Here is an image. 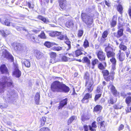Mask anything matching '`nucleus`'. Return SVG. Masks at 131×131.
Here are the masks:
<instances>
[{
	"instance_id": "79ce46f5",
	"label": "nucleus",
	"mask_w": 131,
	"mask_h": 131,
	"mask_svg": "<svg viewBox=\"0 0 131 131\" xmlns=\"http://www.w3.org/2000/svg\"><path fill=\"white\" fill-rule=\"evenodd\" d=\"M84 79L86 80V81H89V80H90L89 79V75L88 73H86L84 77Z\"/></svg>"
},
{
	"instance_id": "ddd939ff",
	"label": "nucleus",
	"mask_w": 131,
	"mask_h": 131,
	"mask_svg": "<svg viewBox=\"0 0 131 131\" xmlns=\"http://www.w3.org/2000/svg\"><path fill=\"white\" fill-rule=\"evenodd\" d=\"M13 74L16 77L19 78L21 75V72L19 70L18 67H15L14 70L13 72Z\"/></svg>"
},
{
	"instance_id": "f8f14e48",
	"label": "nucleus",
	"mask_w": 131,
	"mask_h": 131,
	"mask_svg": "<svg viewBox=\"0 0 131 131\" xmlns=\"http://www.w3.org/2000/svg\"><path fill=\"white\" fill-rule=\"evenodd\" d=\"M60 7L62 9L66 8V0H58Z\"/></svg>"
},
{
	"instance_id": "774afa93",
	"label": "nucleus",
	"mask_w": 131,
	"mask_h": 131,
	"mask_svg": "<svg viewBox=\"0 0 131 131\" xmlns=\"http://www.w3.org/2000/svg\"><path fill=\"white\" fill-rule=\"evenodd\" d=\"M85 131H88V126L86 125H84L83 126Z\"/></svg>"
},
{
	"instance_id": "1a4fd4ad",
	"label": "nucleus",
	"mask_w": 131,
	"mask_h": 131,
	"mask_svg": "<svg viewBox=\"0 0 131 131\" xmlns=\"http://www.w3.org/2000/svg\"><path fill=\"white\" fill-rule=\"evenodd\" d=\"M28 38L29 40L35 43L38 42L39 40L37 37L34 34H29L28 35Z\"/></svg>"
},
{
	"instance_id": "5701e85b",
	"label": "nucleus",
	"mask_w": 131,
	"mask_h": 131,
	"mask_svg": "<svg viewBox=\"0 0 131 131\" xmlns=\"http://www.w3.org/2000/svg\"><path fill=\"white\" fill-rule=\"evenodd\" d=\"M73 25L74 24L72 20H69L66 23V26L68 27H72Z\"/></svg>"
},
{
	"instance_id": "c85d7f7f",
	"label": "nucleus",
	"mask_w": 131,
	"mask_h": 131,
	"mask_svg": "<svg viewBox=\"0 0 131 131\" xmlns=\"http://www.w3.org/2000/svg\"><path fill=\"white\" fill-rule=\"evenodd\" d=\"M99 63L98 60L97 59H95L92 60V64L93 66L92 68L93 69L94 68V66L96 64H98Z\"/></svg>"
},
{
	"instance_id": "20e7f679",
	"label": "nucleus",
	"mask_w": 131,
	"mask_h": 131,
	"mask_svg": "<svg viewBox=\"0 0 131 131\" xmlns=\"http://www.w3.org/2000/svg\"><path fill=\"white\" fill-rule=\"evenodd\" d=\"M12 46L16 52L24 53L26 52L27 48L26 46H23L20 43H14L12 44Z\"/></svg>"
},
{
	"instance_id": "e433bc0d",
	"label": "nucleus",
	"mask_w": 131,
	"mask_h": 131,
	"mask_svg": "<svg viewBox=\"0 0 131 131\" xmlns=\"http://www.w3.org/2000/svg\"><path fill=\"white\" fill-rule=\"evenodd\" d=\"M130 69L128 66H126L125 68H123L122 69V71L124 72H125L128 71Z\"/></svg>"
},
{
	"instance_id": "7c9ffc66",
	"label": "nucleus",
	"mask_w": 131,
	"mask_h": 131,
	"mask_svg": "<svg viewBox=\"0 0 131 131\" xmlns=\"http://www.w3.org/2000/svg\"><path fill=\"white\" fill-rule=\"evenodd\" d=\"M1 32L2 36L5 37L8 35L10 34V33L9 31L7 30H6L5 31L3 30Z\"/></svg>"
},
{
	"instance_id": "0eeeda50",
	"label": "nucleus",
	"mask_w": 131,
	"mask_h": 131,
	"mask_svg": "<svg viewBox=\"0 0 131 131\" xmlns=\"http://www.w3.org/2000/svg\"><path fill=\"white\" fill-rule=\"evenodd\" d=\"M2 51L3 53L2 56L4 58L7 59H10L12 61L14 59L12 56L7 50L3 49Z\"/></svg>"
},
{
	"instance_id": "b1692460",
	"label": "nucleus",
	"mask_w": 131,
	"mask_h": 131,
	"mask_svg": "<svg viewBox=\"0 0 131 131\" xmlns=\"http://www.w3.org/2000/svg\"><path fill=\"white\" fill-rule=\"evenodd\" d=\"M123 29H119L117 31L116 35H115V36L118 38L122 36L123 34Z\"/></svg>"
},
{
	"instance_id": "ea45409f",
	"label": "nucleus",
	"mask_w": 131,
	"mask_h": 131,
	"mask_svg": "<svg viewBox=\"0 0 131 131\" xmlns=\"http://www.w3.org/2000/svg\"><path fill=\"white\" fill-rule=\"evenodd\" d=\"M83 33V31L82 30H79L78 31V36L81 37L82 36Z\"/></svg>"
},
{
	"instance_id": "4c0bfd02",
	"label": "nucleus",
	"mask_w": 131,
	"mask_h": 131,
	"mask_svg": "<svg viewBox=\"0 0 131 131\" xmlns=\"http://www.w3.org/2000/svg\"><path fill=\"white\" fill-rule=\"evenodd\" d=\"M84 61L87 63L88 66H89L90 64V60L88 58L86 57H85L83 58Z\"/></svg>"
},
{
	"instance_id": "9d476101",
	"label": "nucleus",
	"mask_w": 131,
	"mask_h": 131,
	"mask_svg": "<svg viewBox=\"0 0 131 131\" xmlns=\"http://www.w3.org/2000/svg\"><path fill=\"white\" fill-rule=\"evenodd\" d=\"M51 59L50 61V63H53L58 61V60L56 58V53L51 52L50 54Z\"/></svg>"
},
{
	"instance_id": "a19ab883",
	"label": "nucleus",
	"mask_w": 131,
	"mask_h": 131,
	"mask_svg": "<svg viewBox=\"0 0 131 131\" xmlns=\"http://www.w3.org/2000/svg\"><path fill=\"white\" fill-rule=\"evenodd\" d=\"M131 102V97L129 96L127 97L126 99L125 102L126 103L128 104Z\"/></svg>"
},
{
	"instance_id": "603ef678",
	"label": "nucleus",
	"mask_w": 131,
	"mask_h": 131,
	"mask_svg": "<svg viewBox=\"0 0 131 131\" xmlns=\"http://www.w3.org/2000/svg\"><path fill=\"white\" fill-rule=\"evenodd\" d=\"M98 68L102 70L104 68V67L103 64L101 63H100L98 65Z\"/></svg>"
},
{
	"instance_id": "a878e982",
	"label": "nucleus",
	"mask_w": 131,
	"mask_h": 131,
	"mask_svg": "<svg viewBox=\"0 0 131 131\" xmlns=\"http://www.w3.org/2000/svg\"><path fill=\"white\" fill-rule=\"evenodd\" d=\"M107 56L108 58L113 57L114 56L115 53L113 51L106 53Z\"/></svg>"
},
{
	"instance_id": "423d86ee",
	"label": "nucleus",
	"mask_w": 131,
	"mask_h": 131,
	"mask_svg": "<svg viewBox=\"0 0 131 131\" xmlns=\"http://www.w3.org/2000/svg\"><path fill=\"white\" fill-rule=\"evenodd\" d=\"M93 84V81L92 79H91L89 81H86L85 86L86 87V90L89 92H91L93 90L92 86Z\"/></svg>"
},
{
	"instance_id": "c756f323",
	"label": "nucleus",
	"mask_w": 131,
	"mask_h": 131,
	"mask_svg": "<svg viewBox=\"0 0 131 131\" xmlns=\"http://www.w3.org/2000/svg\"><path fill=\"white\" fill-rule=\"evenodd\" d=\"M105 122L104 121H101L100 123L101 126L100 128L102 131H105L106 129L105 128V126L104 125Z\"/></svg>"
},
{
	"instance_id": "dca6fc26",
	"label": "nucleus",
	"mask_w": 131,
	"mask_h": 131,
	"mask_svg": "<svg viewBox=\"0 0 131 131\" xmlns=\"http://www.w3.org/2000/svg\"><path fill=\"white\" fill-rule=\"evenodd\" d=\"M40 97L39 94L38 92L37 93L35 96V101L36 104L37 105L39 103Z\"/></svg>"
},
{
	"instance_id": "bf43d9fd",
	"label": "nucleus",
	"mask_w": 131,
	"mask_h": 131,
	"mask_svg": "<svg viewBox=\"0 0 131 131\" xmlns=\"http://www.w3.org/2000/svg\"><path fill=\"white\" fill-rule=\"evenodd\" d=\"M116 24V22L112 20V22L111 23V25L112 27H115Z\"/></svg>"
},
{
	"instance_id": "9b49d317",
	"label": "nucleus",
	"mask_w": 131,
	"mask_h": 131,
	"mask_svg": "<svg viewBox=\"0 0 131 131\" xmlns=\"http://www.w3.org/2000/svg\"><path fill=\"white\" fill-rule=\"evenodd\" d=\"M0 71L2 74H7L8 73V70L4 64L1 65L0 67Z\"/></svg>"
},
{
	"instance_id": "aec40b11",
	"label": "nucleus",
	"mask_w": 131,
	"mask_h": 131,
	"mask_svg": "<svg viewBox=\"0 0 131 131\" xmlns=\"http://www.w3.org/2000/svg\"><path fill=\"white\" fill-rule=\"evenodd\" d=\"M77 117L76 116H73L71 117L68 120L67 124L68 125H70L74 120H76Z\"/></svg>"
},
{
	"instance_id": "c9c22d12",
	"label": "nucleus",
	"mask_w": 131,
	"mask_h": 131,
	"mask_svg": "<svg viewBox=\"0 0 131 131\" xmlns=\"http://www.w3.org/2000/svg\"><path fill=\"white\" fill-rule=\"evenodd\" d=\"M120 49L124 51H125L127 49V47L126 46L120 44L119 46Z\"/></svg>"
},
{
	"instance_id": "0e129e2a",
	"label": "nucleus",
	"mask_w": 131,
	"mask_h": 131,
	"mask_svg": "<svg viewBox=\"0 0 131 131\" xmlns=\"http://www.w3.org/2000/svg\"><path fill=\"white\" fill-rule=\"evenodd\" d=\"M124 127V125L123 124H121L120 126H119L118 129V130L119 131H120L121 130H123Z\"/></svg>"
},
{
	"instance_id": "393cba45",
	"label": "nucleus",
	"mask_w": 131,
	"mask_h": 131,
	"mask_svg": "<svg viewBox=\"0 0 131 131\" xmlns=\"http://www.w3.org/2000/svg\"><path fill=\"white\" fill-rule=\"evenodd\" d=\"M92 127L91 126H89L90 129L91 131H95V129L93 128L92 127L94 128H96L97 127V126L96 125V122H93L92 124Z\"/></svg>"
},
{
	"instance_id": "bb28decb",
	"label": "nucleus",
	"mask_w": 131,
	"mask_h": 131,
	"mask_svg": "<svg viewBox=\"0 0 131 131\" xmlns=\"http://www.w3.org/2000/svg\"><path fill=\"white\" fill-rule=\"evenodd\" d=\"M37 59H41L43 56V54L39 51H37L36 55Z\"/></svg>"
},
{
	"instance_id": "69168bd1",
	"label": "nucleus",
	"mask_w": 131,
	"mask_h": 131,
	"mask_svg": "<svg viewBox=\"0 0 131 131\" xmlns=\"http://www.w3.org/2000/svg\"><path fill=\"white\" fill-rule=\"evenodd\" d=\"M102 118L101 117H98L97 119V122L99 123H101V121H102Z\"/></svg>"
},
{
	"instance_id": "f257e3e1",
	"label": "nucleus",
	"mask_w": 131,
	"mask_h": 131,
	"mask_svg": "<svg viewBox=\"0 0 131 131\" xmlns=\"http://www.w3.org/2000/svg\"><path fill=\"white\" fill-rule=\"evenodd\" d=\"M51 90L54 92H68L69 90L68 87L58 81L53 82L51 85Z\"/></svg>"
},
{
	"instance_id": "2f4dec72",
	"label": "nucleus",
	"mask_w": 131,
	"mask_h": 131,
	"mask_svg": "<svg viewBox=\"0 0 131 131\" xmlns=\"http://www.w3.org/2000/svg\"><path fill=\"white\" fill-rule=\"evenodd\" d=\"M82 50L80 49H78L75 51V54L76 57H78L82 54L83 53L82 52Z\"/></svg>"
},
{
	"instance_id": "f704fd0d",
	"label": "nucleus",
	"mask_w": 131,
	"mask_h": 131,
	"mask_svg": "<svg viewBox=\"0 0 131 131\" xmlns=\"http://www.w3.org/2000/svg\"><path fill=\"white\" fill-rule=\"evenodd\" d=\"M117 10L118 12H119L120 14H122L123 13V7L121 5H119L117 7Z\"/></svg>"
},
{
	"instance_id": "473e14b6",
	"label": "nucleus",
	"mask_w": 131,
	"mask_h": 131,
	"mask_svg": "<svg viewBox=\"0 0 131 131\" xmlns=\"http://www.w3.org/2000/svg\"><path fill=\"white\" fill-rule=\"evenodd\" d=\"M89 119V118L86 116L84 115L81 116V119L82 121L84 122L85 121L88 120Z\"/></svg>"
},
{
	"instance_id": "4be33fe9",
	"label": "nucleus",
	"mask_w": 131,
	"mask_h": 131,
	"mask_svg": "<svg viewBox=\"0 0 131 131\" xmlns=\"http://www.w3.org/2000/svg\"><path fill=\"white\" fill-rule=\"evenodd\" d=\"M14 91H13L12 92H8L7 93V96L5 97V99L7 101L9 100V99L10 97L12 96V95L14 94Z\"/></svg>"
},
{
	"instance_id": "72a5a7b5",
	"label": "nucleus",
	"mask_w": 131,
	"mask_h": 131,
	"mask_svg": "<svg viewBox=\"0 0 131 131\" xmlns=\"http://www.w3.org/2000/svg\"><path fill=\"white\" fill-rule=\"evenodd\" d=\"M83 46L85 48H86L89 46V43L87 40L85 39L84 41Z\"/></svg>"
},
{
	"instance_id": "cd10ccee",
	"label": "nucleus",
	"mask_w": 131,
	"mask_h": 131,
	"mask_svg": "<svg viewBox=\"0 0 131 131\" xmlns=\"http://www.w3.org/2000/svg\"><path fill=\"white\" fill-rule=\"evenodd\" d=\"M113 51V49L111 46H109V44L105 49V51L106 53Z\"/></svg>"
},
{
	"instance_id": "a211bd4d",
	"label": "nucleus",
	"mask_w": 131,
	"mask_h": 131,
	"mask_svg": "<svg viewBox=\"0 0 131 131\" xmlns=\"http://www.w3.org/2000/svg\"><path fill=\"white\" fill-rule=\"evenodd\" d=\"M90 94L89 93L86 94L84 97L82 99V101L83 103H87L88 102L89 99L90 98Z\"/></svg>"
},
{
	"instance_id": "7ed1b4c3",
	"label": "nucleus",
	"mask_w": 131,
	"mask_h": 131,
	"mask_svg": "<svg viewBox=\"0 0 131 131\" xmlns=\"http://www.w3.org/2000/svg\"><path fill=\"white\" fill-rule=\"evenodd\" d=\"M81 17L83 21L87 25L90 26L92 24L93 22V17L92 15L82 13L81 14Z\"/></svg>"
},
{
	"instance_id": "8fccbe9b",
	"label": "nucleus",
	"mask_w": 131,
	"mask_h": 131,
	"mask_svg": "<svg viewBox=\"0 0 131 131\" xmlns=\"http://www.w3.org/2000/svg\"><path fill=\"white\" fill-rule=\"evenodd\" d=\"M3 24H5L7 26H9L10 25V23L9 22L7 19H6L5 20L4 22L3 23Z\"/></svg>"
},
{
	"instance_id": "4d7b16f0",
	"label": "nucleus",
	"mask_w": 131,
	"mask_h": 131,
	"mask_svg": "<svg viewBox=\"0 0 131 131\" xmlns=\"http://www.w3.org/2000/svg\"><path fill=\"white\" fill-rule=\"evenodd\" d=\"M102 87L101 86H99L97 87V88L96 90V91L98 93H99L101 91Z\"/></svg>"
},
{
	"instance_id": "680f3d73",
	"label": "nucleus",
	"mask_w": 131,
	"mask_h": 131,
	"mask_svg": "<svg viewBox=\"0 0 131 131\" xmlns=\"http://www.w3.org/2000/svg\"><path fill=\"white\" fill-rule=\"evenodd\" d=\"M42 21H43L46 24H47L48 23H50L49 21L47 19L45 18H43V19Z\"/></svg>"
},
{
	"instance_id": "13d9d810",
	"label": "nucleus",
	"mask_w": 131,
	"mask_h": 131,
	"mask_svg": "<svg viewBox=\"0 0 131 131\" xmlns=\"http://www.w3.org/2000/svg\"><path fill=\"white\" fill-rule=\"evenodd\" d=\"M56 31H51L49 33L50 36L52 37L55 36Z\"/></svg>"
},
{
	"instance_id": "4468645a",
	"label": "nucleus",
	"mask_w": 131,
	"mask_h": 131,
	"mask_svg": "<svg viewBox=\"0 0 131 131\" xmlns=\"http://www.w3.org/2000/svg\"><path fill=\"white\" fill-rule=\"evenodd\" d=\"M67 99L66 98L61 101L58 107L59 109H61L65 105L67 104Z\"/></svg>"
},
{
	"instance_id": "49530a36",
	"label": "nucleus",
	"mask_w": 131,
	"mask_h": 131,
	"mask_svg": "<svg viewBox=\"0 0 131 131\" xmlns=\"http://www.w3.org/2000/svg\"><path fill=\"white\" fill-rule=\"evenodd\" d=\"M110 61L112 63V64H116V59L113 57H112L111 59H110Z\"/></svg>"
},
{
	"instance_id": "58836bf2",
	"label": "nucleus",
	"mask_w": 131,
	"mask_h": 131,
	"mask_svg": "<svg viewBox=\"0 0 131 131\" xmlns=\"http://www.w3.org/2000/svg\"><path fill=\"white\" fill-rule=\"evenodd\" d=\"M46 121V118L45 117H42L41 119V124L42 126L45 125Z\"/></svg>"
},
{
	"instance_id": "3c124183",
	"label": "nucleus",
	"mask_w": 131,
	"mask_h": 131,
	"mask_svg": "<svg viewBox=\"0 0 131 131\" xmlns=\"http://www.w3.org/2000/svg\"><path fill=\"white\" fill-rule=\"evenodd\" d=\"M62 60L64 61H67L68 60V58L66 57L63 56L61 57Z\"/></svg>"
},
{
	"instance_id": "f3484780",
	"label": "nucleus",
	"mask_w": 131,
	"mask_h": 131,
	"mask_svg": "<svg viewBox=\"0 0 131 131\" xmlns=\"http://www.w3.org/2000/svg\"><path fill=\"white\" fill-rule=\"evenodd\" d=\"M109 86L110 87L111 91L114 95L116 96L118 94L117 91L115 89V87L113 85H110Z\"/></svg>"
},
{
	"instance_id": "37998d69",
	"label": "nucleus",
	"mask_w": 131,
	"mask_h": 131,
	"mask_svg": "<svg viewBox=\"0 0 131 131\" xmlns=\"http://www.w3.org/2000/svg\"><path fill=\"white\" fill-rule=\"evenodd\" d=\"M38 37L41 38L45 39L46 38V36L44 32L42 31L40 35H38Z\"/></svg>"
},
{
	"instance_id": "f03ea898",
	"label": "nucleus",
	"mask_w": 131,
	"mask_h": 131,
	"mask_svg": "<svg viewBox=\"0 0 131 131\" xmlns=\"http://www.w3.org/2000/svg\"><path fill=\"white\" fill-rule=\"evenodd\" d=\"M8 79L6 77H3L0 81V92H3L4 90L6 87V85L7 86L13 87V85L11 82H8L7 83Z\"/></svg>"
},
{
	"instance_id": "39448f33",
	"label": "nucleus",
	"mask_w": 131,
	"mask_h": 131,
	"mask_svg": "<svg viewBox=\"0 0 131 131\" xmlns=\"http://www.w3.org/2000/svg\"><path fill=\"white\" fill-rule=\"evenodd\" d=\"M102 73L105 79L107 81H109L111 80H113L114 78V74H115L114 72L110 73H110L107 70H103L102 71Z\"/></svg>"
},
{
	"instance_id": "338daca9",
	"label": "nucleus",
	"mask_w": 131,
	"mask_h": 131,
	"mask_svg": "<svg viewBox=\"0 0 131 131\" xmlns=\"http://www.w3.org/2000/svg\"><path fill=\"white\" fill-rule=\"evenodd\" d=\"M126 55L127 57H128L129 54H130V51L128 50H126L125 52Z\"/></svg>"
},
{
	"instance_id": "6ab92c4d",
	"label": "nucleus",
	"mask_w": 131,
	"mask_h": 131,
	"mask_svg": "<svg viewBox=\"0 0 131 131\" xmlns=\"http://www.w3.org/2000/svg\"><path fill=\"white\" fill-rule=\"evenodd\" d=\"M22 64H24L26 67L29 68L30 67V62L28 60L24 59L22 60Z\"/></svg>"
},
{
	"instance_id": "c03bdc74",
	"label": "nucleus",
	"mask_w": 131,
	"mask_h": 131,
	"mask_svg": "<svg viewBox=\"0 0 131 131\" xmlns=\"http://www.w3.org/2000/svg\"><path fill=\"white\" fill-rule=\"evenodd\" d=\"M65 43L68 46V48L67 49V50L70 49L71 48V42L68 40L65 41Z\"/></svg>"
},
{
	"instance_id": "2eb2a0df",
	"label": "nucleus",
	"mask_w": 131,
	"mask_h": 131,
	"mask_svg": "<svg viewBox=\"0 0 131 131\" xmlns=\"http://www.w3.org/2000/svg\"><path fill=\"white\" fill-rule=\"evenodd\" d=\"M119 60L122 61L125 59V54L123 52H121V51L119 50V52L117 55Z\"/></svg>"
},
{
	"instance_id": "de8ad7c7",
	"label": "nucleus",
	"mask_w": 131,
	"mask_h": 131,
	"mask_svg": "<svg viewBox=\"0 0 131 131\" xmlns=\"http://www.w3.org/2000/svg\"><path fill=\"white\" fill-rule=\"evenodd\" d=\"M44 45L48 48H50L52 46V44L49 42H46L44 43Z\"/></svg>"
},
{
	"instance_id": "412c9836",
	"label": "nucleus",
	"mask_w": 131,
	"mask_h": 131,
	"mask_svg": "<svg viewBox=\"0 0 131 131\" xmlns=\"http://www.w3.org/2000/svg\"><path fill=\"white\" fill-rule=\"evenodd\" d=\"M102 108V106L100 105H97L94 108V111L100 112Z\"/></svg>"
},
{
	"instance_id": "6e6d98bb",
	"label": "nucleus",
	"mask_w": 131,
	"mask_h": 131,
	"mask_svg": "<svg viewBox=\"0 0 131 131\" xmlns=\"http://www.w3.org/2000/svg\"><path fill=\"white\" fill-rule=\"evenodd\" d=\"M101 94H99L96 95L95 96V101H96L97 100L99 99L101 96Z\"/></svg>"
},
{
	"instance_id": "a18cd8bd",
	"label": "nucleus",
	"mask_w": 131,
	"mask_h": 131,
	"mask_svg": "<svg viewBox=\"0 0 131 131\" xmlns=\"http://www.w3.org/2000/svg\"><path fill=\"white\" fill-rule=\"evenodd\" d=\"M108 34V32L107 31H105L103 33L102 37L103 38H105L107 37Z\"/></svg>"
},
{
	"instance_id": "5fc2aeb1",
	"label": "nucleus",
	"mask_w": 131,
	"mask_h": 131,
	"mask_svg": "<svg viewBox=\"0 0 131 131\" xmlns=\"http://www.w3.org/2000/svg\"><path fill=\"white\" fill-rule=\"evenodd\" d=\"M40 131H50V130L48 128L43 127L40 129Z\"/></svg>"
},
{
	"instance_id": "09e8293b",
	"label": "nucleus",
	"mask_w": 131,
	"mask_h": 131,
	"mask_svg": "<svg viewBox=\"0 0 131 131\" xmlns=\"http://www.w3.org/2000/svg\"><path fill=\"white\" fill-rule=\"evenodd\" d=\"M54 50L59 51L62 50V47H54Z\"/></svg>"
},
{
	"instance_id": "864d4df0",
	"label": "nucleus",
	"mask_w": 131,
	"mask_h": 131,
	"mask_svg": "<svg viewBox=\"0 0 131 131\" xmlns=\"http://www.w3.org/2000/svg\"><path fill=\"white\" fill-rule=\"evenodd\" d=\"M108 103L109 104H113L114 103L113 102V99L112 97H110V99L108 101Z\"/></svg>"
},
{
	"instance_id": "6e6552de",
	"label": "nucleus",
	"mask_w": 131,
	"mask_h": 131,
	"mask_svg": "<svg viewBox=\"0 0 131 131\" xmlns=\"http://www.w3.org/2000/svg\"><path fill=\"white\" fill-rule=\"evenodd\" d=\"M96 55L100 60L103 61L105 60L106 56L102 50L98 51Z\"/></svg>"
},
{
	"instance_id": "e2e57ef3",
	"label": "nucleus",
	"mask_w": 131,
	"mask_h": 131,
	"mask_svg": "<svg viewBox=\"0 0 131 131\" xmlns=\"http://www.w3.org/2000/svg\"><path fill=\"white\" fill-rule=\"evenodd\" d=\"M117 16L116 15H114L113 16L112 19V21L116 22Z\"/></svg>"
},
{
	"instance_id": "052dcab7",
	"label": "nucleus",
	"mask_w": 131,
	"mask_h": 131,
	"mask_svg": "<svg viewBox=\"0 0 131 131\" xmlns=\"http://www.w3.org/2000/svg\"><path fill=\"white\" fill-rule=\"evenodd\" d=\"M64 36L63 35L60 34L58 37V38L60 39L61 40H62L64 39Z\"/></svg>"
}]
</instances>
